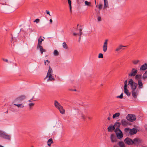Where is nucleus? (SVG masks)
<instances>
[{
	"instance_id": "obj_13",
	"label": "nucleus",
	"mask_w": 147,
	"mask_h": 147,
	"mask_svg": "<svg viewBox=\"0 0 147 147\" xmlns=\"http://www.w3.org/2000/svg\"><path fill=\"white\" fill-rule=\"evenodd\" d=\"M137 132V129L135 128H133L131 129H130L129 131V133L131 135H133L136 134Z\"/></svg>"
},
{
	"instance_id": "obj_48",
	"label": "nucleus",
	"mask_w": 147,
	"mask_h": 147,
	"mask_svg": "<svg viewBox=\"0 0 147 147\" xmlns=\"http://www.w3.org/2000/svg\"><path fill=\"white\" fill-rule=\"evenodd\" d=\"M73 35L74 36H76V35H79V34L78 33H76L75 32H74L73 33Z\"/></svg>"
},
{
	"instance_id": "obj_55",
	"label": "nucleus",
	"mask_w": 147,
	"mask_h": 147,
	"mask_svg": "<svg viewBox=\"0 0 147 147\" xmlns=\"http://www.w3.org/2000/svg\"><path fill=\"white\" fill-rule=\"evenodd\" d=\"M88 119H91V118H90V117H88Z\"/></svg>"
},
{
	"instance_id": "obj_9",
	"label": "nucleus",
	"mask_w": 147,
	"mask_h": 147,
	"mask_svg": "<svg viewBox=\"0 0 147 147\" xmlns=\"http://www.w3.org/2000/svg\"><path fill=\"white\" fill-rule=\"evenodd\" d=\"M138 70L135 68H133L132 69L131 72L130 73L128 74L129 76H134L137 75L136 74L137 73Z\"/></svg>"
},
{
	"instance_id": "obj_44",
	"label": "nucleus",
	"mask_w": 147,
	"mask_h": 147,
	"mask_svg": "<svg viewBox=\"0 0 147 147\" xmlns=\"http://www.w3.org/2000/svg\"><path fill=\"white\" fill-rule=\"evenodd\" d=\"M46 61L48 63V64H47V65H48L49 63H50V61H49L48 60H46V61H45V65H46Z\"/></svg>"
},
{
	"instance_id": "obj_1",
	"label": "nucleus",
	"mask_w": 147,
	"mask_h": 147,
	"mask_svg": "<svg viewBox=\"0 0 147 147\" xmlns=\"http://www.w3.org/2000/svg\"><path fill=\"white\" fill-rule=\"evenodd\" d=\"M141 79L142 74H137L135 77V79L138 81V83L134 82L132 79L129 80L128 84L130 86L132 95L134 98H136L138 95L139 89H142L144 87Z\"/></svg>"
},
{
	"instance_id": "obj_23",
	"label": "nucleus",
	"mask_w": 147,
	"mask_h": 147,
	"mask_svg": "<svg viewBox=\"0 0 147 147\" xmlns=\"http://www.w3.org/2000/svg\"><path fill=\"white\" fill-rule=\"evenodd\" d=\"M120 113H117L114 114L113 116V119H117L120 116Z\"/></svg>"
},
{
	"instance_id": "obj_59",
	"label": "nucleus",
	"mask_w": 147,
	"mask_h": 147,
	"mask_svg": "<svg viewBox=\"0 0 147 147\" xmlns=\"http://www.w3.org/2000/svg\"><path fill=\"white\" fill-rule=\"evenodd\" d=\"M143 147H146V146H143Z\"/></svg>"
},
{
	"instance_id": "obj_56",
	"label": "nucleus",
	"mask_w": 147,
	"mask_h": 147,
	"mask_svg": "<svg viewBox=\"0 0 147 147\" xmlns=\"http://www.w3.org/2000/svg\"><path fill=\"white\" fill-rule=\"evenodd\" d=\"M34 97L33 96L32 98H31V99L32 100H33L34 99Z\"/></svg>"
},
{
	"instance_id": "obj_7",
	"label": "nucleus",
	"mask_w": 147,
	"mask_h": 147,
	"mask_svg": "<svg viewBox=\"0 0 147 147\" xmlns=\"http://www.w3.org/2000/svg\"><path fill=\"white\" fill-rule=\"evenodd\" d=\"M142 140L138 138H135L133 140V144L138 145L142 142Z\"/></svg>"
},
{
	"instance_id": "obj_12",
	"label": "nucleus",
	"mask_w": 147,
	"mask_h": 147,
	"mask_svg": "<svg viewBox=\"0 0 147 147\" xmlns=\"http://www.w3.org/2000/svg\"><path fill=\"white\" fill-rule=\"evenodd\" d=\"M110 139L111 142L112 143L116 142L117 141V139L116 137L113 134H111V135Z\"/></svg>"
},
{
	"instance_id": "obj_10",
	"label": "nucleus",
	"mask_w": 147,
	"mask_h": 147,
	"mask_svg": "<svg viewBox=\"0 0 147 147\" xmlns=\"http://www.w3.org/2000/svg\"><path fill=\"white\" fill-rule=\"evenodd\" d=\"M124 142L125 143L128 145L133 144V140L129 138H126L124 140Z\"/></svg>"
},
{
	"instance_id": "obj_30",
	"label": "nucleus",
	"mask_w": 147,
	"mask_h": 147,
	"mask_svg": "<svg viewBox=\"0 0 147 147\" xmlns=\"http://www.w3.org/2000/svg\"><path fill=\"white\" fill-rule=\"evenodd\" d=\"M62 45L64 48L66 49H67L68 48L67 45L65 42H64L63 43Z\"/></svg>"
},
{
	"instance_id": "obj_42",
	"label": "nucleus",
	"mask_w": 147,
	"mask_h": 147,
	"mask_svg": "<svg viewBox=\"0 0 147 147\" xmlns=\"http://www.w3.org/2000/svg\"><path fill=\"white\" fill-rule=\"evenodd\" d=\"M40 21V20L39 19H36L34 21V22H36L37 23H38Z\"/></svg>"
},
{
	"instance_id": "obj_16",
	"label": "nucleus",
	"mask_w": 147,
	"mask_h": 147,
	"mask_svg": "<svg viewBox=\"0 0 147 147\" xmlns=\"http://www.w3.org/2000/svg\"><path fill=\"white\" fill-rule=\"evenodd\" d=\"M147 69V64L146 63H145L143 65H142L140 69V71L145 70Z\"/></svg>"
},
{
	"instance_id": "obj_40",
	"label": "nucleus",
	"mask_w": 147,
	"mask_h": 147,
	"mask_svg": "<svg viewBox=\"0 0 147 147\" xmlns=\"http://www.w3.org/2000/svg\"><path fill=\"white\" fill-rule=\"evenodd\" d=\"M102 5L101 4H99L98 5V8L99 9H102Z\"/></svg>"
},
{
	"instance_id": "obj_5",
	"label": "nucleus",
	"mask_w": 147,
	"mask_h": 147,
	"mask_svg": "<svg viewBox=\"0 0 147 147\" xmlns=\"http://www.w3.org/2000/svg\"><path fill=\"white\" fill-rule=\"evenodd\" d=\"M136 116L134 114H129L126 116V119L129 121L133 122L136 119Z\"/></svg>"
},
{
	"instance_id": "obj_33",
	"label": "nucleus",
	"mask_w": 147,
	"mask_h": 147,
	"mask_svg": "<svg viewBox=\"0 0 147 147\" xmlns=\"http://www.w3.org/2000/svg\"><path fill=\"white\" fill-rule=\"evenodd\" d=\"M130 130V129L129 128H126L125 129L124 131L126 133H127L129 132Z\"/></svg>"
},
{
	"instance_id": "obj_17",
	"label": "nucleus",
	"mask_w": 147,
	"mask_h": 147,
	"mask_svg": "<svg viewBox=\"0 0 147 147\" xmlns=\"http://www.w3.org/2000/svg\"><path fill=\"white\" fill-rule=\"evenodd\" d=\"M13 105L18 107V108H22L24 107V106L23 104H20L19 103L13 102Z\"/></svg>"
},
{
	"instance_id": "obj_21",
	"label": "nucleus",
	"mask_w": 147,
	"mask_h": 147,
	"mask_svg": "<svg viewBox=\"0 0 147 147\" xmlns=\"http://www.w3.org/2000/svg\"><path fill=\"white\" fill-rule=\"evenodd\" d=\"M121 123L123 126L126 125L128 124V122L125 119H122L121 121Z\"/></svg>"
},
{
	"instance_id": "obj_19",
	"label": "nucleus",
	"mask_w": 147,
	"mask_h": 147,
	"mask_svg": "<svg viewBox=\"0 0 147 147\" xmlns=\"http://www.w3.org/2000/svg\"><path fill=\"white\" fill-rule=\"evenodd\" d=\"M44 41V39L42 38V36H40L38 40V43L37 46H39L41 45L42 44V42Z\"/></svg>"
},
{
	"instance_id": "obj_46",
	"label": "nucleus",
	"mask_w": 147,
	"mask_h": 147,
	"mask_svg": "<svg viewBox=\"0 0 147 147\" xmlns=\"http://www.w3.org/2000/svg\"><path fill=\"white\" fill-rule=\"evenodd\" d=\"M126 89H127V84H124V90H126Z\"/></svg>"
},
{
	"instance_id": "obj_39",
	"label": "nucleus",
	"mask_w": 147,
	"mask_h": 147,
	"mask_svg": "<svg viewBox=\"0 0 147 147\" xmlns=\"http://www.w3.org/2000/svg\"><path fill=\"white\" fill-rule=\"evenodd\" d=\"M85 3L86 5L89 6L90 4V3L88 2L87 1H85Z\"/></svg>"
},
{
	"instance_id": "obj_54",
	"label": "nucleus",
	"mask_w": 147,
	"mask_h": 147,
	"mask_svg": "<svg viewBox=\"0 0 147 147\" xmlns=\"http://www.w3.org/2000/svg\"><path fill=\"white\" fill-rule=\"evenodd\" d=\"M145 128L147 130V125L145 126Z\"/></svg>"
},
{
	"instance_id": "obj_2",
	"label": "nucleus",
	"mask_w": 147,
	"mask_h": 147,
	"mask_svg": "<svg viewBox=\"0 0 147 147\" xmlns=\"http://www.w3.org/2000/svg\"><path fill=\"white\" fill-rule=\"evenodd\" d=\"M53 70L50 66L48 71L46 77L45 78V79L46 78H48V79L47 80V82H49V81H53L55 80V79L53 75Z\"/></svg>"
},
{
	"instance_id": "obj_57",
	"label": "nucleus",
	"mask_w": 147,
	"mask_h": 147,
	"mask_svg": "<svg viewBox=\"0 0 147 147\" xmlns=\"http://www.w3.org/2000/svg\"><path fill=\"white\" fill-rule=\"evenodd\" d=\"M73 91H76V89L75 90H72Z\"/></svg>"
},
{
	"instance_id": "obj_11",
	"label": "nucleus",
	"mask_w": 147,
	"mask_h": 147,
	"mask_svg": "<svg viewBox=\"0 0 147 147\" xmlns=\"http://www.w3.org/2000/svg\"><path fill=\"white\" fill-rule=\"evenodd\" d=\"M127 46H123L122 45H119L115 50V51L119 53L121 51V50H124V49H123V47H126Z\"/></svg>"
},
{
	"instance_id": "obj_8",
	"label": "nucleus",
	"mask_w": 147,
	"mask_h": 147,
	"mask_svg": "<svg viewBox=\"0 0 147 147\" xmlns=\"http://www.w3.org/2000/svg\"><path fill=\"white\" fill-rule=\"evenodd\" d=\"M108 41V39L105 40L102 46L103 51L104 52H106L107 50Z\"/></svg>"
},
{
	"instance_id": "obj_61",
	"label": "nucleus",
	"mask_w": 147,
	"mask_h": 147,
	"mask_svg": "<svg viewBox=\"0 0 147 147\" xmlns=\"http://www.w3.org/2000/svg\"><path fill=\"white\" fill-rule=\"evenodd\" d=\"M31 147H33V146H32Z\"/></svg>"
},
{
	"instance_id": "obj_52",
	"label": "nucleus",
	"mask_w": 147,
	"mask_h": 147,
	"mask_svg": "<svg viewBox=\"0 0 147 147\" xmlns=\"http://www.w3.org/2000/svg\"><path fill=\"white\" fill-rule=\"evenodd\" d=\"M69 7H70V11L71 12V7L69 6Z\"/></svg>"
},
{
	"instance_id": "obj_43",
	"label": "nucleus",
	"mask_w": 147,
	"mask_h": 147,
	"mask_svg": "<svg viewBox=\"0 0 147 147\" xmlns=\"http://www.w3.org/2000/svg\"><path fill=\"white\" fill-rule=\"evenodd\" d=\"M97 19L98 21H100L101 20V18L100 16H99L98 17Z\"/></svg>"
},
{
	"instance_id": "obj_25",
	"label": "nucleus",
	"mask_w": 147,
	"mask_h": 147,
	"mask_svg": "<svg viewBox=\"0 0 147 147\" xmlns=\"http://www.w3.org/2000/svg\"><path fill=\"white\" fill-rule=\"evenodd\" d=\"M34 105V104L33 103H29L28 104V105L29 107V110H32V107H33Z\"/></svg>"
},
{
	"instance_id": "obj_49",
	"label": "nucleus",
	"mask_w": 147,
	"mask_h": 147,
	"mask_svg": "<svg viewBox=\"0 0 147 147\" xmlns=\"http://www.w3.org/2000/svg\"><path fill=\"white\" fill-rule=\"evenodd\" d=\"M124 84H127V80H126L124 82Z\"/></svg>"
},
{
	"instance_id": "obj_47",
	"label": "nucleus",
	"mask_w": 147,
	"mask_h": 147,
	"mask_svg": "<svg viewBox=\"0 0 147 147\" xmlns=\"http://www.w3.org/2000/svg\"><path fill=\"white\" fill-rule=\"evenodd\" d=\"M46 13H47V14H49V16H51L50 14V12L49 11H48V10H46Z\"/></svg>"
},
{
	"instance_id": "obj_28",
	"label": "nucleus",
	"mask_w": 147,
	"mask_h": 147,
	"mask_svg": "<svg viewBox=\"0 0 147 147\" xmlns=\"http://www.w3.org/2000/svg\"><path fill=\"white\" fill-rule=\"evenodd\" d=\"M80 117L84 121H85L86 119V116L82 113H81L80 115Z\"/></svg>"
},
{
	"instance_id": "obj_36",
	"label": "nucleus",
	"mask_w": 147,
	"mask_h": 147,
	"mask_svg": "<svg viewBox=\"0 0 147 147\" xmlns=\"http://www.w3.org/2000/svg\"><path fill=\"white\" fill-rule=\"evenodd\" d=\"M139 61V60H134L133 61V63L134 65H136Z\"/></svg>"
},
{
	"instance_id": "obj_24",
	"label": "nucleus",
	"mask_w": 147,
	"mask_h": 147,
	"mask_svg": "<svg viewBox=\"0 0 147 147\" xmlns=\"http://www.w3.org/2000/svg\"><path fill=\"white\" fill-rule=\"evenodd\" d=\"M104 8L106 9L108 7V3L107 0H104Z\"/></svg>"
},
{
	"instance_id": "obj_50",
	"label": "nucleus",
	"mask_w": 147,
	"mask_h": 147,
	"mask_svg": "<svg viewBox=\"0 0 147 147\" xmlns=\"http://www.w3.org/2000/svg\"><path fill=\"white\" fill-rule=\"evenodd\" d=\"M49 21H50V22L51 23L53 22V20L51 19H50Z\"/></svg>"
},
{
	"instance_id": "obj_51",
	"label": "nucleus",
	"mask_w": 147,
	"mask_h": 147,
	"mask_svg": "<svg viewBox=\"0 0 147 147\" xmlns=\"http://www.w3.org/2000/svg\"><path fill=\"white\" fill-rule=\"evenodd\" d=\"M32 100L31 99H30V100H28V101L29 102H32Z\"/></svg>"
},
{
	"instance_id": "obj_3",
	"label": "nucleus",
	"mask_w": 147,
	"mask_h": 147,
	"mask_svg": "<svg viewBox=\"0 0 147 147\" xmlns=\"http://www.w3.org/2000/svg\"><path fill=\"white\" fill-rule=\"evenodd\" d=\"M54 105L55 107L58 109L60 113L62 114H64L65 113V110L63 109V107L56 100L55 101Z\"/></svg>"
},
{
	"instance_id": "obj_41",
	"label": "nucleus",
	"mask_w": 147,
	"mask_h": 147,
	"mask_svg": "<svg viewBox=\"0 0 147 147\" xmlns=\"http://www.w3.org/2000/svg\"><path fill=\"white\" fill-rule=\"evenodd\" d=\"M68 2L69 5V6H71V1L70 0H68Z\"/></svg>"
},
{
	"instance_id": "obj_29",
	"label": "nucleus",
	"mask_w": 147,
	"mask_h": 147,
	"mask_svg": "<svg viewBox=\"0 0 147 147\" xmlns=\"http://www.w3.org/2000/svg\"><path fill=\"white\" fill-rule=\"evenodd\" d=\"M53 54L55 56H57L59 55V53L57 50H55L54 51Z\"/></svg>"
},
{
	"instance_id": "obj_38",
	"label": "nucleus",
	"mask_w": 147,
	"mask_h": 147,
	"mask_svg": "<svg viewBox=\"0 0 147 147\" xmlns=\"http://www.w3.org/2000/svg\"><path fill=\"white\" fill-rule=\"evenodd\" d=\"M98 58H103V54L101 53H99L98 56Z\"/></svg>"
},
{
	"instance_id": "obj_35",
	"label": "nucleus",
	"mask_w": 147,
	"mask_h": 147,
	"mask_svg": "<svg viewBox=\"0 0 147 147\" xmlns=\"http://www.w3.org/2000/svg\"><path fill=\"white\" fill-rule=\"evenodd\" d=\"M3 0H0V4H1L2 5H6V2L4 1L3 2Z\"/></svg>"
},
{
	"instance_id": "obj_58",
	"label": "nucleus",
	"mask_w": 147,
	"mask_h": 147,
	"mask_svg": "<svg viewBox=\"0 0 147 147\" xmlns=\"http://www.w3.org/2000/svg\"><path fill=\"white\" fill-rule=\"evenodd\" d=\"M43 38H44V39L45 38L44 37H43Z\"/></svg>"
},
{
	"instance_id": "obj_53",
	"label": "nucleus",
	"mask_w": 147,
	"mask_h": 147,
	"mask_svg": "<svg viewBox=\"0 0 147 147\" xmlns=\"http://www.w3.org/2000/svg\"><path fill=\"white\" fill-rule=\"evenodd\" d=\"M107 119H108V120H110V117H108Z\"/></svg>"
},
{
	"instance_id": "obj_18",
	"label": "nucleus",
	"mask_w": 147,
	"mask_h": 147,
	"mask_svg": "<svg viewBox=\"0 0 147 147\" xmlns=\"http://www.w3.org/2000/svg\"><path fill=\"white\" fill-rule=\"evenodd\" d=\"M115 129V126L111 125L107 128L108 131L109 132H111L113 131Z\"/></svg>"
},
{
	"instance_id": "obj_14",
	"label": "nucleus",
	"mask_w": 147,
	"mask_h": 147,
	"mask_svg": "<svg viewBox=\"0 0 147 147\" xmlns=\"http://www.w3.org/2000/svg\"><path fill=\"white\" fill-rule=\"evenodd\" d=\"M116 134L118 139H121L123 137V134L121 131L117 133H116Z\"/></svg>"
},
{
	"instance_id": "obj_45",
	"label": "nucleus",
	"mask_w": 147,
	"mask_h": 147,
	"mask_svg": "<svg viewBox=\"0 0 147 147\" xmlns=\"http://www.w3.org/2000/svg\"><path fill=\"white\" fill-rule=\"evenodd\" d=\"M2 60L5 62H8V60L7 59H5L4 58H2Z\"/></svg>"
},
{
	"instance_id": "obj_32",
	"label": "nucleus",
	"mask_w": 147,
	"mask_h": 147,
	"mask_svg": "<svg viewBox=\"0 0 147 147\" xmlns=\"http://www.w3.org/2000/svg\"><path fill=\"white\" fill-rule=\"evenodd\" d=\"M115 131L116 133L120 132V131H121L120 129H119V127H117L116 128H115Z\"/></svg>"
},
{
	"instance_id": "obj_31",
	"label": "nucleus",
	"mask_w": 147,
	"mask_h": 147,
	"mask_svg": "<svg viewBox=\"0 0 147 147\" xmlns=\"http://www.w3.org/2000/svg\"><path fill=\"white\" fill-rule=\"evenodd\" d=\"M120 125H121L120 123L116 122L115 123V124L114 126H115V127H119Z\"/></svg>"
},
{
	"instance_id": "obj_4",
	"label": "nucleus",
	"mask_w": 147,
	"mask_h": 147,
	"mask_svg": "<svg viewBox=\"0 0 147 147\" xmlns=\"http://www.w3.org/2000/svg\"><path fill=\"white\" fill-rule=\"evenodd\" d=\"M0 137L8 140H10L11 138L10 135H8L5 132L1 130H0Z\"/></svg>"
},
{
	"instance_id": "obj_60",
	"label": "nucleus",
	"mask_w": 147,
	"mask_h": 147,
	"mask_svg": "<svg viewBox=\"0 0 147 147\" xmlns=\"http://www.w3.org/2000/svg\"><path fill=\"white\" fill-rule=\"evenodd\" d=\"M12 39H13V37H12Z\"/></svg>"
},
{
	"instance_id": "obj_34",
	"label": "nucleus",
	"mask_w": 147,
	"mask_h": 147,
	"mask_svg": "<svg viewBox=\"0 0 147 147\" xmlns=\"http://www.w3.org/2000/svg\"><path fill=\"white\" fill-rule=\"evenodd\" d=\"M82 29L81 28L79 29V35L80 36L79 39H80L81 38V35L82 34Z\"/></svg>"
},
{
	"instance_id": "obj_6",
	"label": "nucleus",
	"mask_w": 147,
	"mask_h": 147,
	"mask_svg": "<svg viewBox=\"0 0 147 147\" xmlns=\"http://www.w3.org/2000/svg\"><path fill=\"white\" fill-rule=\"evenodd\" d=\"M26 98V96L24 95L20 96L14 100L13 102L20 103L22 101L25 100Z\"/></svg>"
},
{
	"instance_id": "obj_27",
	"label": "nucleus",
	"mask_w": 147,
	"mask_h": 147,
	"mask_svg": "<svg viewBox=\"0 0 147 147\" xmlns=\"http://www.w3.org/2000/svg\"><path fill=\"white\" fill-rule=\"evenodd\" d=\"M124 92L128 96H130V93L129 92L127 89L124 90Z\"/></svg>"
},
{
	"instance_id": "obj_15",
	"label": "nucleus",
	"mask_w": 147,
	"mask_h": 147,
	"mask_svg": "<svg viewBox=\"0 0 147 147\" xmlns=\"http://www.w3.org/2000/svg\"><path fill=\"white\" fill-rule=\"evenodd\" d=\"M37 49H39L40 51L41 54H42L44 52H46V50L44 49L43 48V47L41 45L39 46H37Z\"/></svg>"
},
{
	"instance_id": "obj_26",
	"label": "nucleus",
	"mask_w": 147,
	"mask_h": 147,
	"mask_svg": "<svg viewBox=\"0 0 147 147\" xmlns=\"http://www.w3.org/2000/svg\"><path fill=\"white\" fill-rule=\"evenodd\" d=\"M52 143H53V141L52 138L49 139L47 142V145L49 146H50Z\"/></svg>"
},
{
	"instance_id": "obj_20",
	"label": "nucleus",
	"mask_w": 147,
	"mask_h": 147,
	"mask_svg": "<svg viewBox=\"0 0 147 147\" xmlns=\"http://www.w3.org/2000/svg\"><path fill=\"white\" fill-rule=\"evenodd\" d=\"M142 78L143 80H145L147 79V70L143 74L142 76Z\"/></svg>"
},
{
	"instance_id": "obj_22",
	"label": "nucleus",
	"mask_w": 147,
	"mask_h": 147,
	"mask_svg": "<svg viewBox=\"0 0 147 147\" xmlns=\"http://www.w3.org/2000/svg\"><path fill=\"white\" fill-rule=\"evenodd\" d=\"M117 145L119 147H125L124 142L122 141H119L117 143Z\"/></svg>"
},
{
	"instance_id": "obj_37",
	"label": "nucleus",
	"mask_w": 147,
	"mask_h": 147,
	"mask_svg": "<svg viewBox=\"0 0 147 147\" xmlns=\"http://www.w3.org/2000/svg\"><path fill=\"white\" fill-rule=\"evenodd\" d=\"M117 98L122 99L123 98V94L122 93L120 96H117Z\"/></svg>"
}]
</instances>
